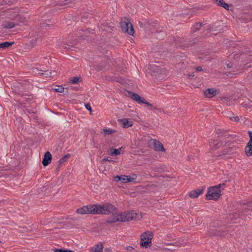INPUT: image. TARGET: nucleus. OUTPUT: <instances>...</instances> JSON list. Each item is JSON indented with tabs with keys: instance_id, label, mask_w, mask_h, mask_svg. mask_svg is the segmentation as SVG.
Here are the masks:
<instances>
[{
	"instance_id": "1",
	"label": "nucleus",
	"mask_w": 252,
	"mask_h": 252,
	"mask_svg": "<svg viewBox=\"0 0 252 252\" xmlns=\"http://www.w3.org/2000/svg\"><path fill=\"white\" fill-rule=\"evenodd\" d=\"M225 187V184H220L215 186L210 187L206 194L207 198L209 200H217L221 195V191Z\"/></svg>"
},
{
	"instance_id": "2",
	"label": "nucleus",
	"mask_w": 252,
	"mask_h": 252,
	"mask_svg": "<svg viewBox=\"0 0 252 252\" xmlns=\"http://www.w3.org/2000/svg\"><path fill=\"white\" fill-rule=\"evenodd\" d=\"M94 211L95 214L109 215L117 210L116 207L110 204H94Z\"/></svg>"
},
{
	"instance_id": "3",
	"label": "nucleus",
	"mask_w": 252,
	"mask_h": 252,
	"mask_svg": "<svg viewBox=\"0 0 252 252\" xmlns=\"http://www.w3.org/2000/svg\"><path fill=\"white\" fill-rule=\"evenodd\" d=\"M140 246L148 248L151 246L153 233L151 231H146L140 236Z\"/></svg>"
},
{
	"instance_id": "4",
	"label": "nucleus",
	"mask_w": 252,
	"mask_h": 252,
	"mask_svg": "<svg viewBox=\"0 0 252 252\" xmlns=\"http://www.w3.org/2000/svg\"><path fill=\"white\" fill-rule=\"evenodd\" d=\"M121 28L122 31L129 35H133L134 33V30L133 26L129 21L126 19L122 21L120 23Z\"/></svg>"
},
{
	"instance_id": "5",
	"label": "nucleus",
	"mask_w": 252,
	"mask_h": 252,
	"mask_svg": "<svg viewBox=\"0 0 252 252\" xmlns=\"http://www.w3.org/2000/svg\"><path fill=\"white\" fill-rule=\"evenodd\" d=\"M77 213L81 215L93 214L95 215L94 205L84 206L76 210Z\"/></svg>"
},
{
	"instance_id": "6",
	"label": "nucleus",
	"mask_w": 252,
	"mask_h": 252,
	"mask_svg": "<svg viewBox=\"0 0 252 252\" xmlns=\"http://www.w3.org/2000/svg\"><path fill=\"white\" fill-rule=\"evenodd\" d=\"M121 216L123 222L130 221L138 218V214L133 211L121 213Z\"/></svg>"
},
{
	"instance_id": "7",
	"label": "nucleus",
	"mask_w": 252,
	"mask_h": 252,
	"mask_svg": "<svg viewBox=\"0 0 252 252\" xmlns=\"http://www.w3.org/2000/svg\"><path fill=\"white\" fill-rule=\"evenodd\" d=\"M149 144L150 147L153 146L156 151L165 152V150L160 142L151 138H149Z\"/></svg>"
},
{
	"instance_id": "8",
	"label": "nucleus",
	"mask_w": 252,
	"mask_h": 252,
	"mask_svg": "<svg viewBox=\"0 0 252 252\" xmlns=\"http://www.w3.org/2000/svg\"><path fill=\"white\" fill-rule=\"evenodd\" d=\"M128 94L130 98L135 100L136 101L138 102V103H144L147 105L148 106H152V105L151 104L149 103L147 101H145L144 98L140 97L137 94L132 92H128Z\"/></svg>"
},
{
	"instance_id": "9",
	"label": "nucleus",
	"mask_w": 252,
	"mask_h": 252,
	"mask_svg": "<svg viewBox=\"0 0 252 252\" xmlns=\"http://www.w3.org/2000/svg\"><path fill=\"white\" fill-rule=\"evenodd\" d=\"M107 223H112L117 222H123V219L121 216V213L117 214H113L110 217L106 220Z\"/></svg>"
},
{
	"instance_id": "10",
	"label": "nucleus",
	"mask_w": 252,
	"mask_h": 252,
	"mask_svg": "<svg viewBox=\"0 0 252 252\" xmlns=\"http://www.w3.org/2000/svg\"><path fill=\"white\" fill-rule=\"evenodd\" d=\"M250 140L245 148V152L247 156L252 155V131H249Z\"/></svg>"
},
{
	"instance_id": "11",
	"label": "nucleus",
	"mask_w": 252,
	"mask_h": 252,
	"mask_svg": "<svg viewBox=\"0 0 252 252\" xmlns=\"http://www.w3.org/2000/svg\"><path fill=\"white\" fill-rule=\"evenodd\" d=\"M222 145V143L220 142L218 140H211L209 142V150L215 151L219 149Z\"/></svg>"
},
{
	"instance_id": "12",
	"label": "nucleus",
	"mask_w": 252,
	"mask_h": 252,
	"mask_svg": "<svg viewBox=\"0 0 252 252\" xmlns=\"http://www.w3.org/2000/svg\"><path fill=\"white\" fill-rule=\"evenodd\" d=\"M147 31H150L152 32L157 33L158 32H161L162 31V29H159V26L157 23H152L149 24L148 26L145 27Z\"/></svg>"
},
{
	"instance_id": "13",
	"label": "nucleus",
	"mask_w": 252,
	"mask_h": 252,
	"mask_svg": "<svg viewBox=\"0 0 252 252\" xmlns=\"http://www.w3.org/2000/svg\"><path fill=\"white\" fill-rule=\"evenodd\" d=\"M7 13L10 18L16 20L19 16V14H20V11L18 8H15L8 9L7 10Z\"/></svg>"
},
{
	"instance_id": "14",
	"label": "nucleus",
	"mask_w": 252,
	"mask_h": 252,
	"mask_svg": "<svg viewBox=\"0 0 252 252\" xmlns=\"http://www.w3.org/2000/svg\"><path fill=\"white\" fill-rule=\"evenodd\" d=\"M120 124L124 128H128L131 126L133 125V122L130 119L123 118L118 120Z\"/></svg>"
},
{
	"instance_id": "15",
	"label": "nucleus",
	"mask_w": 252,
	"mask_h": 252,
	"mask_svg": "<svg viewBox=\"0 0 252 252\" xmlns=\"http://www.w3.org/2000/svg\"><path fill=\"white\" fill-rule=\"evenodd\" d=\"M52 160V155L49 152H46L44 156L43 159L42 161V164L46 166L49 164Z\"/></svg>"
},
{
	"instance_id": "16",
	"label": "nucleus",
	"mask_w": 252,
	"mask_h": 252,
	"mask_svg": "<svg viewBox=\"0 0 252 252\" xmlns=\"http://www.w3.org/2000/svg\"><path fill=\"white\" fill-rule=\"evenodd\" d=\"M137 176L135 174H133L132 176L122 175L121 176V182L123 183L134 182Z\"/></svg>"
},
{
	"instance_id": "17",
	"label": "nucleus",
	"mask_w": 252,
	"mask_h": 252,
	"mask_svg": "<svg viewBox=\"0 0 252 252\" xmlns=\"http://www.w3.org/2000/svg\"><path fill=\"white\" fill-rule=\"evenodd\" d=\"M204 189H197L190 191L189 193V196L192 198H195L197 197L199 194L202 193Z\"/></svg>"
},
{
	"instance_id": "18",
	"label": "nucleus",
	"mask_w": 252,
	"mask_h": 252,
	"mask_svg": "<svg viewBox=\"0 0 252 252\" xmlns=\"http://www.w3.org/2000/svg\"><path fill=\"white\" fill-rule=\"evenodd\" d=\"M204 94L206 97L211 98L217 94V91L214 89H208L204 91Z\"/></svg>"
},
{
	"instance_id": "19",
	"label": "nucleus",
	"mask_w": 252,
	"mask_h": 252,
	"mask_svg": "<svg viewBox=\"0 0 252 252\" xmlns=\"http://www.w3.org/2000/svg\"><path fill=\"white\" fill-rule=\"evenodd\" d=\"M215 3L219 6L224 8L225 9L228 10L229 5L224 2L223 0H215Z\"/></svg>"
},
{
	"instance_id": "20",
	"label": "nucleus",
	"mask_w": 252,
	"mask_h": 252,
	"mask_svg": "<svg viewBox=\"0 0 252 252\" xmlns=\"http://www.w3.org/2000/svg\"><path fill=\"white\" fill-rule=\"evenodd\" d=\"M103 245L102 244H97L90 252H102Z\"/></svg>"
},
{
	"instance_id": "21",
	"label": "nucleus",
	"mask_w": 252,
	"mask_h": 252,
	"mask_svg": "<svg viewBox=\"0 0 252 252\" xmlns=\"http://www.w3.org/2000/svg\"><path fill=\"white\" fill-rule=\"evenodd\" d=\"M14 44L13 42H4L0 43V48L2 49H6L11 47Z\"/></svg>"
},
{
	"instance_id": "22",
	"label": "nucleus",
	"mask_w": 252,
	"mask_h": 252,
	"mask_svg": "<svg viewBox=\"0 0 252 252\" xmlns=\"http://www.w3.org/2000/svg\"><path fill=\"white\" fill-rule=\"evenodd\" d=\"M122 148H119L118 149L111 148L110 150V155L111 156H117L121 154V151H122Z\"/></svg>"
},
{
	"instance_id": "23",
	"label": "nucleus",
	"mask_w": 252,
	"mask_h": 252,
	"mask_svg": "<svg viewBox=\"0 0 252 252\" xmlns=\"http://www.w3.org/2000/svg\"><path fill=\"white\" fill-rule=\"evenodd\" d=\"M2 26L3 28L9 29L14 28L15 26V24L14 23L12 22H7L4 23Z\"/></svg>"
},
{
	"instance_id": "24",
	"label": "nucleus",
	"mask_w": 252,
	"mask_h": 252,
	"mask_svg": "<svg viewBox=\"0 0 252 252\" xmlns=\"http://www.w3.org/2000/svg\"><path fill=\"white\" fill-rule=\"evenodd\" d=\"M74 0H59L58 4L60 5H65L73 2Z\"/></svg>"
},
{
	"instance_id": "25",
	"label": "nucleus",
	"mask_w": 252,
	"mask_h": 252,
	"mask_svg": "<svg viewBox=\"0 0 252 252\" xmlns=\"http://www.w3.org/2000/svg\"><path fill=\"white\" fill-rule=\"evenodd\" d=\"M70 157V155L69 154H67L65 155L64 157H63L62 158H61L58 162L59 163V165H61L67 159L69 158Z\"/></svg>"
},
{
	"instance_id": "26",
	"label": "nucleus",
	"mask_w": 252,
	"mask_h": 252,
	"mask_svg": "<svg viewBox=\"0 0 252 252\" xmlns=\"http://www.w3.org/2000/svg\"><path fill=\"white\" fill-rule=\"evenodd\" d=\"M103 131L104 132V134H106V135H108V134H113L116 131L115 130H112L110 128H104L103 129Z\"/></svg>"
},
{
	"instance_id": "27",
	"label": "nucleus",
	"mask_w": 252,
	"mask_h": 252,
	"mask_svg": "<svg viewBox=\"0 0 252 252\" xmlns=\"http://www.w3.org/2000/svg\"><path fill=\"white\" fill-rule=\"evenodd\" d=\"M202 27L201 23H196L193 27L192 31L193 32H196L197 30H199L200 27Z\"/></svg>"
},
{
	"instance_id": "28",
	"label": "nucleus",
	"mask_w": 252,
	"mask_h": 252,
	"mask_svg": "<svg viewBox=\"0 0 252 252\" xmlns=\"http://www.w3.org/2000/svg\"><path fill=\"white\" fill-rule=\"evenodd\" d=\"M80 78L74 77L70 79L69 82L72 84H77L79 81Z\"/></svg>"
},
{
	"instance_id": "29",
	"label": "nucleus",
	"mask_w": 252,
	"mask_h": 252,
	"mask_svg": "<svg viewBox=\"0 0 252 252\" xmlns=\"http://www.w3.org/2000/svg\"><path fill=\"white\" fill-rule=\"evenodd\" d=\"M54 89L56 92L59 93H62L64 91V88L60 86H56Z\"/></svg>"
},
{
	"instance_id": "30",
	"label": "nucleus",
	"mask_w": 252,
	"mask_h": 252,
	"mask_svg": "<svg viewBox=\"0 0 252 252\" xmlns=\"http://www.w3.org/2000/svg\"><path fill=\"white\" fill-rule=\"evenodd\" d=\"M19 17L16 20H18L20 23H24L25 22L27 21L26 17H22V15L19 14Z\"/></svg>"
},
{
	"instance_id": "31",
	"label": "nucleus",
	"mask_w": 252,
	"mask_h": 252,
	"mask_svg": "<svg viewBox=\"0 0 252 252\" xmlns=\"http://www.w3.org/2000/svg\"><path fill=\"white\" fill-rule=\"evenodd\" d=\"M225 133V131L221 129H218L216 130V133L219 136H222Z\"/></svg>"
},
{
	"instance_id": "32",
	"label": "nucleus",
	"mask_w": 252,
	"mask_h": 252,
	"mask_svg": "<svg viewBox=\"0 0 252 252\" xmlns=\"http://www.w3.org/2000/svg\"><path fill=\"white\" fill-rule=\"evenodd\" d=\"M55 252H72L70 250H63L60 249H56L54 250Z\"/></svg>"
},
{
	"instance_id": "33",
	"label": "nucleus",
	"mask_w": 252,
	"mask_h": 252,
	"mask_svg": "<svg viewBox=\"0 0 252 252\" xmlns=\"http://www.w3.org/2000/svg\"><path fill=\"white\" fill-rule=\"evenodd\" d=\"M230 119L232 121L237 122L239 121V118L238 116L236 117H231L230 118Z\"/></svg>"
},
{
	"instance_id": "34",
	"label": "nucleus",
	"mask_w": 252,
	"mask_h": 252,
	"mask_svg": "<svg viewBox=\"0 0 252 252\" xmlns=\"http://www.w3.org/2000/svg\"><path fill=\"white\" fill-rule=\"evenodd\" d=\"M85 108H86L87 110H89V111H90V112H91V111H92V107H91V105H90V104L89 103L86 104L85 105Z\"/></svg>"
},
{
	"instance_id": "35",
	"label": "nucleus",
	"mask_w": 252,
	"mask_h": 252,
	"mask_svg": "<svg viewBox=\"0 0 252 252\" xmlns=\"http://www.w3.org/2000/svg\"><path fill=\"white\" fill-rule=\"evenodd\" d=\"M44 74L46 75L47 77H51L53 76H54V75L52 74V73L51 72H49V71H45V72Z\"/></svg>"
},
{
	"instance_id": "36",
	"label": "nucleus",
	"mask_w": 252,
	"mask_h": 252,
	"mask_svg": "<svg viewBox=\"0 0 252 252\" xmlns=\"http://www.w3.org/2000/svg\"><path fill=\"white\" fill-rule=\"evenodd\" d=\"M114 180L116 182L121 181V176H116L114 177Z\"/></svg>"
},
{
	"instance_id": "37",
	"label": "nucleus",
	"mask_w": 252,
	"mask_h": 252,
	"mask_svg": "<svg viewBox=\"0 0 252 252\" xmlns=\"http://www.w3.org/2000/svg\"><path fill=\"white\" fill-rule=\"evenodd\" d=\"M105 161H112V160L110 158H106L103 159V160H102V163L104 162Z\"/></svg>"
},
{
	"instance_id": "38",
	"label": "nucleus",
	"mask_w": 252,
	"mask_h": 252,
	"mask_svg": "<svg viewBox=\"0 0 252 252\" xmlns=\"http://www.w3.org/2000/svg\"><path fill=\"white\" fill-rule=\"evenodd\" d=\"M126 250L128 251H132L134 249L133 247H131V246H128L126 248Z\"/></svg>"
},
{
	"instance_id": "39",
	"label": "nucleus",
	"mask_w": 252,
	"mask_h": 252,
	"mask_svg": "<svg viewBox=\"0 0 252 252\" xmlns=\"http://www.w3.org/2000/svg\"><path fill=\"white\" fill-rule=\"evenodd\" d=\"M226 65H227V67L231 68L233 66V64L230 62H229L228 63L226 64Z\"/></svg>"
},
{
	"instance_id": "40",
	"label": "nucleus",
	"mask_w": 252,
	"mask_h": 252,
	"mask_svg": "<svg viewBox=\"0 0 252 252\" xmlns=\"http://www.w3.org/2000/svg\"><path fill=\"white\" fill-rule=\"evenodd\" d=\"M196 70H197L198 71H200L202 70V68L201 66H198V67H196Z\"/></svg>"
},
{
	"instance_id": "41",
	"label": "nucleus",
	"mask_w": 252,
	"mask_h": 252,
	"mask_svg": "<svg viewBox=\"0 0 252 252\" xmlns=\"http://www.w3.org/2000/svg\"><path fill=\"white\" fill-rule=\"evenodd\" d=\"M65 48H67V49H70L69 47H66V46H65Z\"/></svg>"
},
{
	"instance_id": "42",
	"label": "nucleus",
	"mask_w": 252,
	"mask_h": 252,
	"mask_svg": "<svg viewBox=\"0 0 252 252\" xmlns=\"http://www.w3.org/2000/svg\"><path fill=\"white\" fill-rule=\"evenodd\" d=\"M111 250H108V252H110Z\"/></svg>"
},
{
	"instance_id": "43",
	"label": "nucleus",
	"mask_w": 252,
	"mask_h": 252,
	"mask_svg": "<svg viewBox=\"0 0 252 252\" xmlns=\"http://www.w3.org/2000/svg\"><path fill=\"white\" fill-rule=\"evenodd\" d=\"M111 250H108V252H110Z\"/></svg>"
},
{
	"instance_id": "44",
	"label": "nucleus",
	"mask_w": 252,
	"mask_h": 252,
	"mask_svg": "<svg viewBox=\"0 0 252 252\" xmlns=\"http://www.w3.org/2000/svg\"><path fill=\"white\" fill-rule=\"evenodd\" d=\"M111 250H108V252H110Z\"/></svg>"
}]
</instances>
